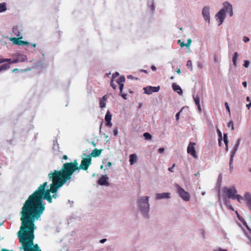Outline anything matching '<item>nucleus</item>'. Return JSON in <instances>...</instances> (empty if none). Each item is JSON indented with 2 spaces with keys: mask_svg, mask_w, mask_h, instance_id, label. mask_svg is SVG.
<instances>
[{
  "mask_svg": "<svg viewBox=\"0 0 251 251\" xmlns=\"http://www.w3.org/2000/svg\"><path fill=\"white\" fill-rule=\"evenodd\" d=\"M48 182H45L40 185L38 189L25 202L20 214L21 226L17 233L19 242L20 251H41L37 244L34 245V231L36 229L34 223L38 220L45 209L43 199L50 196Z\"/></svg>",
  "mask_w": 251,
  "mask_h": 251,
  "instance_id": "1",
  "label": "nucleus"
},
{
  "mask_svg": "<svg viewBox=\"0 0 251 251\" xmlns=\"http://www.w3.org/2000/svg\"><path fill=\"white\" fill-rule=\"evenodd\" d=\"M50 180L52 181L50 185V191L51 193L58 192V189L63 186L68 181H71L58 170L51 171L48 174Z\"/></svg>",
  "mask_w": 251,
  "mask_h": 251,
  "instance_id": "2",
  "label": "nucleus"
},
{
  "mask_svg": "<svg viewBox=\"0 0 251 251\" xmlns=\"http://www.w3.org/2000/svg\"><path fill=\"white\" fill-rule=\"evenodd\" d=\"M149 199L150 197L149 196H141L138 197L137 200L138 210L143 217L146 219L150 218V205L149 202Z\"/></svg>",
  "mask_w": 251,
  "mask_h": 251,
  "instance_id": "3",
  "label": "nucleus"
},
{
  "mask_svg": "<svg viewBox=\"0 0 251 251\" xmlns=\"http://www.w3.org/2000/svg\"><path fill=\"white\" fill-rule=\"evenodd\" d=\"M59 171L71 181L73 174L76 171L79 172L77 160L75 159L73 162L64 163Z\"/></svg>",
  "mask_w": 251,
  "mask_h": 251,
  "instance_id": "4",
  "label": "nucleus"
},
{
  "mask_svg": "<svg viewBox=\"0 0 251 251\" xmlns=\"http://www.w3.org/2000/svg\"><path fill=\"white\" fill-rule=\"evenodd\" d=\"M223 191L226 196L223 197V200L225 204L232 210H233L231 205H228V201L227 198L229 199L235 200V196L237 193V191L235 187L228 188L224 187L223 188Z\"/></svg>",
  "mask_w": 251,
  "mask_h": 251,
  "instance_id": "5",
  "label": "nucleus"
},
{
  "mask_svg": "<svg viewBox=\"0 0 251 251\" xmlns=\"http://www.w3.org/2000/svg\"><path fill=\"white\" fill-rule=\"evenodd\" d=\"M176 192L179 197L185 201H188L190 199V195L188 192L185 191L182 187H181L178 184H176Z\"/></svg>",
  "mask_w": 251,
  "mask_h": 251,
  "instance_id": "6",
  "label": "nucleus"
},
{
  "mask_svg": "<svg viewBox=\"0 0 251 251\" xmlns=\"http://www.w3.org/2000/svg\"><path fill=\"white\" fill-rule=\"evenodd\" d=\"M91 164V158L90 156H87L86 158H83L81 161V164L79 166V170L82 169L84 170H87L89 166Z\"/></svg>",
  "mask_w": 251,
  "mask_h": 251,
  "instance_id": "7",
  "label": "nucleus"
},
{
  "mask_svg": "<svg viewBox=\"0 0 251 251\" xmlns=\"http://www.w3.org/2000/svg\"><path fill=\"white\" fill-rule=\"evenodd\" d=\"M226 9H224V8L221 9L216 14L215 18L216 20H219V22L218 25H220L224 22L226 18Z\"/></svg>",
  "mask_w": 251,
  "mask_h": 251,
  "instance_id": "8",
  "label": "nucleus"
},
{
  "mask_svg": "<svg viewBox=\"0 0 251 251\" xmlns=\"http://www.w3.org/2000/svg\"><path fill=\"white\" fill-rule=\"evenodd\" d=\"M15 56L16 58L15 59L13 60H11V61L9 62L8 64L9 65L11 64L16 63L19 62H25L27 59L26 56L24 54L17 53L15 54Z\"/></svg>",
  "mask_w": 251,
  "mask_h": 251,
  "instance_id": "9",
  "label": "nucleus"
},
{
  "mask_svg": "<svg viewBox=\"0 0 251 251\" xmlns=\"http://www.w3.org/2000/svg\"><path fill=\"white\" fill-rule=\"evenodd\" d=\"M202 15L205 21L209 24L210 21V7L208 6L203 7L202 10Z\"/></svg>",
  "mask_w": 251,
  "mask_h": 251,
  "instance_id": "10",
  "label": "nucleus"
},
{
  "mask_svg": "<svg viewBox=\"0 0 251 251\" xmlns=\"http://www.w3.org/2000/svg\"><path fill=\"white\" fill-rule=\"evenodd\" d=\"M196 144L194 142H190L189 144L188 145V146L187 147V152L189 154H190L193 157H194L195 158L197 159L198 158V155L196 153V152L195 151V145Z\"/></svg>",
  "mask_w": 251,
  "mask_h": 251,
  "instance_id": "11",
  "label": "nucleus"
},
{
  "mask_svg": "<svg viewBox=\"0 0 251 251\" xmlns=\"http://www.w3.org/2000/svg\"><path fill=\"white\" fill-rule=\"evenodd\" d=\"M160 86H158L157 87H153V86H147L143 88L144 90V93L150 95L153 92H157L160 90Z\"/></svg>",
  "mask_w": 251,
  "mask_h": 251,
  "instance_id": "12",
  "label": "nucleus"
},
{
  "mask_svg": "<svg viewBox=\"0 0 251 251\" xmlns=\"http://www.w3.org/2000/svg\"><path fill=\"white\" fill-rule=\"evenodd\" d=\"M108 179L109 178L106 175H102L100 179L98 180V183L101 186H109V183L107 181Z\"/></svg>",
  "mask_w": 251,
  "mask_h": 251,
  "instance_id": "13",
  "label": "nucleus"
},
{
  "mask_svg": "<svg viewBox=\"0 0 251 251\" xmlns=\"http://www.w3.org/2000/svg\"><path fill=\"white\" fill-rule=\"evenodd\" d=\"M223 6L224 9H226V13L229 12V16L232 17L233 14L232 5L228 2H225L223 3Z\"/></svg>",
  "mask_w": 251,
  "mask_h": 251,
  "instance_id": "14",
  "label": "nucleus"
},
{
  "mask_svg": "<svg viewBox=\"0 0 251 251\" xmlns=\"http://www.w3.org/2000/svg\"><path fill=\"white\" fill-rule=\"evenodd\" d=\"M171 193H157L155 195V199L156 200H161L163 199H170Z\"/></svg>",
  "mask_w": 251,
  "mask_h": 251,
  "instance_id": "15",
  "label": "nucleus"
},
{
  "mask_svg": "<svg viewBox=\"0 0 251 251\" xmlns=\"http://www.w3.org/2000/svg\"><path fill=\"white\" fill-rule=\"evenodd\" d=\"M21 39L16 38H12L10 40L13 42L14 44L18 45H25L27 46L29 44V43L20 40Z\"/></svg>",
  "mask_w": 251,
  "mask_h": 251,
  "instance_id": "16",
  "label": "nucleus"
},
{
  "mask_svg": "<svg viewBox=\"0 0 251 251\" xmlns=\"http://www.w3.org/2000/svg\"><path fill=\"white\" fill-rule=\"evenodd\" d=\"M172 88L174 91L177 92L179 95H182V90L181 87L175 83L172 84Z\"/></svg>",
  "mask_w": 251,
  "mask_h": 251,
  "instance_id": "17",
  "label": "nucleus"
},
{
  "mask_svg": "<svg viewBox=\"0 0 251 251\" xmlns=\"http://www.w3.org/2000/svg\"><path fill=\"white\" fill-rule=\"evenodd\" d=\"M102 151V150H98L97 149H95L93 151L91 152V153L90 154V155H89L88 156H90L91 157V156L92 157H98L99 156L101 152Z\"/></svg>",
  "mask_w": 251,
  "mask_h": 251,
  "instance_id": "18",
  "label": "nucleus"
},
{
  "mask_svg": "<svg viewBox=\"0 0 251 251\" xmlns=\"http://www.w3.org/2000/svg\"><path fill=\"white\" fill-rule=\"evenodd\" d=\"M12 31L13 33L17 36V37H19L20 39H22L23 36L21 34V31L18 28V26L16 25L14 26L12 28Z\"/></svg>",
  "mask_w": 251,
  "mask_h": 251,
  "instance_id": "19",
  "label": "nucleus"
},
{
  "mask_svg": "<svg viewBox=\"0 0 251 251\" xmlns=\"http://www.w3.org/2000/svg\"><path fill=\"white\" fill-rule=\"evenodd\" d=\"M244 200L246 201L251 210V194L250 193L246 192L245 194Z\"/></svg>",
  "mask_w": 251,
  "mask_h": 251,
  "instance_id": "20",
  "label": "nucleus"
},
{
  "mask_svg": "<svg viewBox=\"0 0 251 251\" xmlns=\"http://www.w3.org/2000/svg\"><path fill=\"white\" fill-rule=\"evenodd\" d=\"M106 100H107V96L106 95H104L100 99V106L101 108H103L105 107Z\"/></svg>",
  "mask_w": 251,
  "mask_h": 251,
  "instance_id": "21",
  "label": "nucleus"
},
{
  "mask_svg": "<svg viewBox=\"0 0 251 251\" xmlns=\"http://www.w3.org/2000/svg\"><path fill=\"white\" fill-rule=\"evenodd\" d=\"M222 181V174H219L218 179H217V185L219 187V191L220 192V188L221 186V183ZM221 199L220 198V192L219 193V200L220 201Z\"/></svg>",
  "mask_w": 251,
  "mask_h": 251,
  "instance_id": "22",
  "label": "nucleus"
},
{
  "mask_svg": "<svg viewBox=\"0 0 251 251\" xmlns=\"http://www.w3.org/2000/svg\"><path fill=\"white\" fill-rule=\"evenodd\" d=\"M240 141H241V139L239 138L237 140L236 144L235 145L234 147H233V149L232 150V151H231V153L233 154H235L236 151L238 150V147L240 145Z\"/></svg>",
  "mask_w": 251,
  "mask_h": 251,
  "instance_id": "23",
  "label": "nucleus"
},
{
  "mask_svg": "<svg viewBox=\"0 0 251 251\" xmlns=\"http://www.w3.org/2000/svg\"><path fill=\"white\" fill-rule=\"evenodd\" d=\"M137 161V156L135 154L129 155V162L131 165H133Z\"/></svg>",
  "mask_w": 251,
  "mask_h": 251,
  "instance_id": "24",
  "label": "nucleus"
},
{
  "mask_svg": "<svg viewBox=\"0 0 251 251\" xmlns=\"http://www.w3.org/2000/svg\"><path fill=\"white\" fill-rule=\"evenodd\" d=\"M7 10L6 3L2 2L0 3V13L5 12Z\"/></svg>",
  "mask_w": 251,
  "mask_h": 251,
  "instance_id": "25",
  "label": "nucleus"
},
{
  "mask_svg": "<svg viewBox=\"0 0 251 251\" xmlns=\"http://www.w3.org/2000/svg\"><path fill=\"white\" fill-rule=\"evenodd\" d=\"M238 54L237 52H235L232 57V62L235 67L237 66L236 60L238 58Z\"/></svg>",
  "mask_w": 251,
  "mask_h": 251,
  "instance_id": "26",
  "label": "nucleus"
},
{
  "mask_svg": "<svg viewBox=\"0 0 251 251\" xmlns=\"http://www.w3.org/2000/svg\"><path fill=\"white\" fill-rule=\"evenodd\" d=\"M193 98L197 105H200V99L198 95H193Z\"/></svg>",
  "mask_w": 251,
  "mask_h": 251,
  "instance_id": "27",
  "label": "nucleus"
},
{
  "mask_svg": "<svg viewBox=\"0 0 251 251\" xmlns=\"http://www.w3.org/2000/svg\"><path fill=\"white\" fill-rule=\"evenodd\" d=\"M10 68L9 64H4L0 66V72L7 70Z\"/></svg>",
  "mask_w": 251,
  "mask_h": 251,
  "instance_id": "28",
  "label": "nucleus"
},
{
  "mask_svg": "<svg viewBox=\"0 0 251 251\" xmlns=\"http://www.w3.org/2000/svg\"><path fill=\"white\" fill-rule=\"evenodd\" d=\"M112 115L111 114L109 111H107L105 116V120L106 122L111 121V120Z\"/></svg>",
  "mask_w": 251,
  "mask_h": 251,
  "instance_id": "29",
  "label": "nucleus"
},
{
  "mask_svg": "<svg viewBox=\"0 0 251 251\" xmlns=\"http://www.w3.org/2000/svg\"><path fill=\"white\" fill-rule=\"evenodd\" d=\"M59 148V144L57 143V140H56L53 142V146L52 149L54 151H58Z\"/></svg>",
  "mask_w": 251,
  "mask_h": 251,
  "instance_id": "30",
  "label": "nucleus"
},
{
  "mask_svg": "<svg viewBox=\"0 0 251 251\" xmlns=\"http://www.w3.org/2000/svg\"><path fill=\"white\" fill-rule=\"evenodd\" d=\"M143 136L145 138V139L147 140H150L151 139L152 136L148 132H145L143 134Z\"/></svg>",
  "mask_w": 251,
  "mask_h": 251,
  "instance_id": "31",
  "label": "nucleus"
},
{
  "mask_svg": "<svg viewBox=\"0 0 251 251\" xmlns=\"http://www.w3.org/2000/svg\"><path fill=\"white\" fill-rule=\"evenodd\" d=\"M235 199H236L239 202H242L244 200V198L240 195H236Z\"/></svg>",
  "mask_w": 251,
  "mask_h": 251,
  "instance_id": "32",
  "label": "nucleus"
},
{
  "mask_svg": "<svg viewBox=\"0 0 251 251\" xmlns=\"http://www.w3.org/2000/svg\"><path fill=\"white\" fill-rule=\"evenodd\" d=\"M125 77L124 76H120V77L117 79V80L116 81V83L117 84H120V83H123L124 82H125Z\"/></svg>",
  "mask_w": 251,
  "mask_h": 251,
  "instance_id": "33",
  "label": "nucleus"
},
{
  "mask_svg": "<svg viewBox=\"0 0 251 251\" xmlns=\"http://www.w3.org/2000/svg\"><path fill=\"white\" fill-rule=\"evenodd\" d=\"M186 66L188 69H190L191 71H192L193 67H192V63L191 60H188L187 61L186 63Z\"/></svg>",
  "mask_w": 251,
  "mask_h": 251,
  "instance_id": "34",
  "label": "nucleus"
},
{
  "mask_svg": "<svg viewBox=\"0 0 251 251\" xmlns=\"http://www.w3.org/2000/svg\"><path fill=\"white\" fill-rule=\"evenodd\" d=\"M227 126L229 127H231L232 130H233L234 129V124H233V121H229L228 122V123L227 124Z\"/></svg>",
  "mask_w": 251,
  "mask_h": 251,
  "instance_id": "35",
  "label": "nucleus"
},
{
  "mask_svg": "<svg viewBox=\"0 0 251 251\" xmlns=\"http://www.w3.org/2000/svg\"><path fill=\"white\" fill-rule=\"evenodd\" d=\"M234 155H235V154H233L232 153L230 154V157L229 163V165L233 164V158H234Z\"/></svg>",
  "mask_w": 251,
  "mask_h": 251,
  "instance_id": "36",
  "label": "nucleus"
},
{
  "mask_svg": "<svg viewBox=\"0 0 251 251\" xmlns=\"http://www.w3.org/2000/svg\"><path fill=\"white\" fill-rule=\"evenodd\" d=\"M119 84V86H120V94H119V95H121V94L122 93L123 90L124 86V84L123 83H120Z\"/></svg>",
  "mask_w": 251,
  "mask_h": 251,
  "instance_id": "37",
  "label": "nucleus"
},
{
  "mask_svg": "<svg viewBox=\"0 0 251 251\" xmlns=\"http://www.w3.org/2000/svg\"><path fill=\"white\" fill-rule=\"evenodd\" d=\"M250 63L249 61H248V60H245L244 62L243 66L245 68H248V67H249V66L250 65Z\"/></svg>",
  "mask_w": 251,
  "mask_h": 251,
  "instance_id": "38",
  "label": "nucleus"
},
{
  "mask_svg": "<svg viewBox=\"0 0 251 251\" xmlns=\"http://www.w3.org/2000/svg\"><path fill=\"white\" fill-rule=\"evenodd\" d=\"M11 61V59H0V64L6 62H9Z\"/></svg>",
  "mask_w": 251,
  "mask_h": 251,
  "instance_id": "39",
  "label": "nucleus"
},
{
  "mask_svg": "<svg viewBox=\"0 0 251 251\" xmlns=\"http://www.w3.org/2000/svg\"><path fill=\"white\" fill-rule=\"evenodd\" d=\"M191 42H192V40H191V39H190V38H189V39H188L187 40V43L186 44H185V47H186V48H189V46H190V44H191Z\"/></svg>",
  "mask_w": 251,
  "mask_h": 251,
  "instance_id": "40",
  "label": "nucleus"
},
{
  "mask_svg": "<svg viewBox=\"0 0 251 251\" xmlns=\"http://www.w3.org/2000/svg\"><path fill=\"white\" fill-rule=\"evenodd\" d=\"M110 85L111 86V87L114 89L115 90L116 88V86H117V85L114 83L113 82V80L112 79L110 82Z\"/></svg>",
  "mask_w": 251,
  "mask_h": 251,
  "instance_id": "41",
  "label": "nucleus"
},
{
  "mask_svg": "<svg viewBox=\"0 0 251 251\" xmlns=\"http://www.w3.org/2000/svg\"><path fill=\"white\" fill-rule=\"evenodd\" d=\"M217 134L219 137V139H222V134L221 131L219 129H217Z\"/></svg>",
  "mask_w": 251,
  "mask_h": 251,
  "instance_id": "42",
  "label": "nucleus"
},
{
  "mask_svg": "<svg viewBox=\"0 0 251 251\" xmlns=\"http://www.w3.org/2000/svg\"><path fill=\"white\" fill-rule=\"evenodd\" d=\"M52 197H51V196L50 197H47L46 198L44 199L43 200H46L49 203L52 202Z\"/></svg>",
  "mask_w": 251,
  "mask_h": 251,
  "instance_id": "43",
  "label": "nucleus"
},
{
  "mask_svg": "<svg viewBox=\"0 0 251 251\" xmlns=\"http://www.w3.org/2000/svg\"><path fill=\"white\" fill-rule=\"evenodd\" d=\"M113 133L114 136H117L118 134V127H115L113 130Z\"/></svg>",
  "mask_w": 251,
  "mask_h": 251,
  "instance_id": "44",
  "label": "nucleus"
},
{
  "mask_svg": "<svg viewBox=\"0 0 251 251\" xmlns=\"http://www.w3.org/2000/svg\"><path fill=\"white\" fill-rule=\"evenodd\" d=\"M105 125L108 127H111L112 126V123H111V121H107Z\"/></svg>",
  "mask_w": 251,
  "mask_h": 251,
  "instance_id": "45",
  "label": "nucleus"
},
{
  "mask_svg": "<svg viewBox=\"0 0 251 251\" xmlns=\"http://www.w3.org/2000/svg\"><path fill=\"white\" fill-rule=\"evenodd\" d=\"M225 105L227 111L229 112V113H230V108L228 105V103L226 102H225Z\"/></svg>",
  "mask_w": 251,
  "mask_h": 251,
  "instance_id": "46",
  "label": "nucleus"
},
{
  "mask_svg": "<svg viewBox=\"0 0 251 251\" xmlns=\"http://www.w3.org/2000/svg\"><path fill=\"white\" fill-rule=\"evenodd\" d=\"M243 41L244 42L247 43L250 41V39L248 37L244 36L243 38Z\"/></svg>",
  "mask_w": 251,
  "mask_h": 251,
  "instance_id": "47",
  "label": "nucleus"
},
{
  "mask_svg": "<svg viewBox=\"0 0 251 251\" xmlns=\"http://www.w3.org/2000/svg\"><path fill=\"white\" fill-rule=\"evenodd\" d=\"M36 66H40V67H42V66H43V63H42V61H38V62H37V63H36Z\"/></svg>",
  "mask_w": 251,
  "mask_h": 251,
  "instance_id": "48",
  "label": "nucleus"
},
{
  "mask_svg": "<svg viewBox=\"0 0 251 251\" xmlns=\"http://www.w3.org/2000/svg\"><path fill=\"white\" fill-rule=\"evenodd\" d=\"M181 110L180 111H179L178 112H177L176 115V121H178L179 120V114L180 113V112H181Z\"/></svg>",
  "mask_w": 251,
  "mask_h": 251,
  "instance_id": "49",
  "label": "nucleus"
},
{
  "mask_svg": "<svg viewBox=\"0 0 251 251\" xmlns=\"http://www.w3.org/2000/svg\"><path fill=\"white\" fill-rule=\"evenodd\" d=\"M53 193V194L52 196H51V197H52V198L56 199L58 197L57 192H55Z\"/></svg>",
  "mask_w": 251,
  "mask_h": 251,
  "instance_id": "50",
  "label": "nucleus"
},
{
  "mask_svg": "<svg viewBox=\"0 0 251 251\" xmlns=\"http://www.w3.org/2000/svg\"><path fill=\"white\" fill-rule=\"evenodd\" d=\"M178 43L180 44L181 47H183L185 46V44L183 42H181L180 40H178Z\"/></svg>",
  "mask_w": 251,
  "mask_h": 251,
  "instance_id": "51",
  "label": "nucleus"
},
{
  "mask_svg": "<svg viewBox=\"0 0 251 251\" xmlns=\"http://www.w3.org/2000/svg\"><path fill=\"white\" fill-rule=\"evenodd\" d=\"M158 151L159 153H163L164 151V149L163 148H160L158 149Z\"/></svg>",
  "mask_w": 251,
  "mask_h": 251,
  "instance_id": "52",
  "label": "nucleus"
},
{
  "mask_svg": "<svg viewBox=\"0 0 251 251\" xmlns=\"http://www.w3.org/2000/svg\"><path fill=\"white\" fill-rule=\"evenodd\" d=\"M119 75V73L118 72H115L112 75V79L115 78Z\"/></svg>",
  "mask_w": 251,
  "mask_h": 251,
  "instance_id": "53",
  "label": "nucleus"
},
{
  "mask_svg": "<svg viewBox=\"0 0 251 251\" xmlns=\"http://www.w3.org/2000/svg\"><path fill=\"white\" fill-rule=\"evenodd\" d=\"M175 166V164H174L171 167H170L169 169H168V170L171 172H174V168Z\"/></svg>",
  "mask_w": 251,
  "mask_h": 251,
  "instance_id": "54",
  "label": "nucleus"
},
{
  "mask_svg": "<svg viewBox=\"0 0 251 251\" xmlns=\"http://www.w3.org/2000/svg\"><path fill=\"white\" fill-rule=\"evenodd\" d=\"M127 78H130V79H138V77H135L134 76H133L132 75H127Z\"/></svg>",
  "mask_w": 251,
  "mask_h": 251,
  "instance_id": "55",
  "label": "nucleus"
},
{
  "mask_svg": "<svg viewBox=\"0 0 251 251\" xmlns=\"http://www.w3.org/2000/svg\"><path fill=\"white\" fill-rule=\"evenodd\" d=\"M120 95L124 98V100L127 99V98H126L127 95L126 94H125V93L122 94L121 93Z\"/></svg>",
  "mask_w": 251,
  "mask_h": 251,
  "instance_id": "56",
  "label": "nucleus"
},
{
  "mask_svg": "<svg viewBox=\"0 0 251 251\" xmlns=\"http://www.w3.org/2000/svg\"><path fill=\"white\" fill-rule=\"evenodd\" d=\"M112 165V163L111 162H108L107 164V165H106V168L107 169L109 168Z\"/></svg>",
  "mask_w": 251,
  "mask_h": 251,
  "instance_id": "57",
  "label": "nucleus"
},
{
  "mask_svg": "<svg viewBox=\"0 0 251 251\" xmlns=\"http://www.w3.org/2000/svg\"><path fill=\"white\" fill-rule=\"evenodd\" d=\"M223 140H224V142L226 146H227V145H228V139H223Z\"/></svg>",
  "mask_w": 251,
  "mask_h": 251,
  "instance_id": "58",
  "label": "nucleus"
},
{
  "mask_svg": "<svg viewBox=\"0 0 251 251\" xmlns=\"http://www.w3.org/2000/svg\"><path fill=\"white\" fill-rule=\"evenodd\" d=\"M151 10L153 11L154 10V2H153V0L151 1Z\"/></svg>",
  "mask_w": 251,
  "mask_h": 251,
  "instance_id": "59",
  "label": "nucleus"
},
{
  "mask_svg": "<svg viewBox=\"0 0 251 251\" xmlns=\"http://www.w3.org/2000/svg\"><path fill=\"white\" fill-rule=\"evenodd\" d=\"M107 241V239L106 238H104V239H101L100 241V242L101 244H103L106 241Z\"/></svg>",
  "mask_w": 251,
  "mask_h": 251,
  "instance_id": "60",
  "label": "nucleus"
},
{
  "mask_svg": "<svg viewBox=\"0 0 251 251\" xmlns=\"http://www.w3.org/2000/svg\"><path fill=\"white\" fill-rule=\"evenodd\" d=\"M214 251H227V250H226V249H221V248H219L218 250H214Z\"/></svg>",
  "mask_w": 251,
  "mask_h": 251,
  "instance_id": "61",
  "label": "nucleus"
},
{
  "mask_svg": "<svg viewBox=\"0 0 251 251\" xmlns=\"http://www.w3.org/2000/svg\"><path fill=\"white\" fill-rule=\"evenodd\" d=\"M229 167H230L229 171L230 172H232L233 170V164L229 165Z\"/></svg>",
  "mask_w": 251,
  "mask_h": 251,
  "instance_id": "62",
  "label": "nucleus"
},
{
  "mask_svg": "<svg viewBox=\"0 0 251 251\" xmlns=\"http://www.w3.org/2000/svg\"><path fill=\"white\" fill-rule=\"evenodd\" d=\"M151 69L152 70V71H156V68L155 66L152 65L151 66Z\"/></svg>",
  "mask_w": 251,
  "mask_h": 251,
  "instance_id": "63",
  "label": "nucleus"
},
{
  "mask_svg": "<svg viewBox=\"0 0 251 251\" xmlns=\"http://www.w3.org/2000/svg\"><path fill=\"white\" fill-rule=\"evenodd\" d=\"M246 106L248 108V109H249L251 106V101L249 104H247L246 105Z\"/></svg>",
  "mask_w": 251,
  "mask_h": 251,
  "instance_id": "64",
  "label": "nucleus"
}]
</instances>
